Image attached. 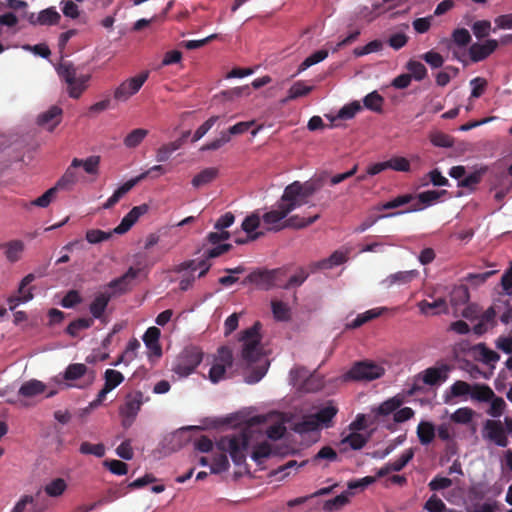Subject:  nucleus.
<instances>
[{
  "label": "nucleus",
  "mask_w": 512,
  "mask_h": 512,
  "mask_svg": "<svg viewBox=\"0 0 512 512\" xmlns=\"http://www.w3.org/2000/svg\"><path fill=\"white\" fill-rule=\"evenodd\" d=\"M111 299V294L109 293H100L98 294L95 299L90 304V312L93 316V318L99 319L102 317L103 313L105 312L107 305Z\"/></svg>",
  "instance_id": "obj_29"
},
{
  "label": "nucleus",
  "mask_w": 512,
  "mask_h": 512,
  "mask_svg": "<svg viewBox=\"0 0 512 512\" xmlns=\"http://www.w3.org/2000/svg\"><path fill=\"white\" fill-rule=\"evenodd\" d=\"M403 403V397L400 395L394 396L392 398H389L388 400L384 401L379 405V407L376 410V413L378 415L386 416L393 412H396V410L402 405Z\"/></svg>",
  "instance_id": "obj_37"
},
{
  "label": "nucleus",
  "mask_w": 512,
  "mask_h": 512,
  "mask_svg": "<svg viewBox=\"0 0 512 512\" xmlns=\"http://www.w3.org/2000/svg\"><path fill=\"white\" fill-rule=\"evenodd\" d=\"M203 352L196 346L186 347L177 357L172 371L180 377H187L202 362Z\"/></svg>",
  "instance_id": "obj_10"
},
{
  "label": "nucleus",
  "mask_w": 512,
  "mask_h": 512,
  "mask_svg": "<svg viewBox=\"0 0 512 512\" xmlns=\"http://www.w3.org/2000/svg\"><path fill=\"white\" fill-rule=\"evenodd\" d=\"M287 277V268L266 269L258 268L252 271L246 281L255 285L261 290L268 291L274 287L281 288L283 281Z\"/></svg>",
  "instance_id": "obj_8"
},
{
  "label": "nucleus",
  "mask_w": 512,
  "mask_h": 512,
  "mask_svg": "<svg viewBox=\"0 0 512 512\" xmlns=\"http://www.w3.org/2000/svg\"><path fill=\"white\" fill-rule=\"evenodd\" d=\"M241 340L244 342L242 357L248 365L257 363L258 365L251 370L245 377L248 384H255L259 382L267 373L269 362L262 355L259 344V323L254 324L252 327L243 331Z\"/></svg>",
  "instance_id": "obj_2"
},
{
  "label": "nucleus",
  "mask_w": 512,
  "mask_h": 512,
  "mask_svg": "<svg viewBox=\"0 0 512 512\" xmlns=\"http://www.w3.org/2000/svg\"><path fill=\"white\" fill-rule=\"evenodd\" d=\"M217 174L218 170L216 168H206L194 176L192 179V185L196 188L204 186L212 182L216 178Z\"/></svg>",
  "instance_id": "obj_41"
},
{
  "label": "nucleus",
  "mask_w": 512,
  "mask_h": 512,
  "mask_svg": "<svg viewBox=\"0 0 512 512\" xmlns=\"http://www.w3.org/2000/svg\"><path fill=\"white\" fill-rule=\"evenodd\" d=\"M234 222L235 216L232 212H226L216 220L214 224L216 231L210 232L204 239L203 256H221L230 251L232 245L227 243V240L231 235L226 229Z\"/></svg>",
  "instance_id": "obj_4"
},
{
  "label": "nucleus",
  "mask_w": 512,
  "mask_h": 512,
  "mask_svg": "<svg viewBox=\"0 0 512 512\" xmlns=\"http://www.w3.org/2000/svg\"><path fill=\"white\" fill-rule=\"evenodd\" d=\"M362 109L360 103L358 101H353L345 106H343L336 117H334L332 120L335 121L336 119H344L349 120L352 119L356 113H358Z\"/></svg>",
  "instance_id": "obj_54"
},
{
  "label": "nucleus",
  "mask_w": 512,
  "mask_h": 512,
  "mask_svg": "<svg viewBox=\"0 0 512 512\" xmlns=\"http://www.w3.org/2000/svg\"><path fill=\"white\" fill-rule=\"evenodd\" d=\"M68 488V484L63 478H54L43 487L45 494L52 498H58L62 496Z\"/></svg>",
  "instance_id": "obj_27"
},
{
  "label": "nucleus",
  "mask_w": 512,
  "mask_h": 512,
  "mask_svg": "<svg viewBox=\"0 0 512 512\" xmlns=\"http://www.w3.org/2000/svg\"><path fill=\"white\" fill-rule=\"evenodd\" d=\"M328 57V50L321 49L308 56L299 66L298 72H302L312 65H315Z\"/></svg>",
  "instance_id": "obj_53"
},
{
  "label": "nucleus",
  "mask_w": 512,
  "mask_h": 512,
  "mask_svg": "<svg viewBox=\"0 0 512 512\" xmlns=\"http://www.w3.org/2000/svg\"><path fill=\"white\" fill-rule=\"evenodd\" d=\"M473 414L474 412L471 408L462 407L452 413L450 419L455 423L467 424L472 420Z\"/></svg>",
  "instance_id": "obj_59"
},
{
  "label": "nucleus",
  "mask_w": 512,
  "mask_h": 512,
  "mask_svg": "<svg viewBox=\"0 0 512 512\" xmlns=\"http://www.w3.org/2000/svg\"><path fill=\"white\" fill-rule=\"evenodd\" d=\"M406 68L412 78H414L416 81H421L427 76L426 67L419 61L409 60Z\"/></svg>",
  "instance_id": "obj_55"
},
{
  "label": "nucleus",
  "mask_w": 512,
  "mask_h": 512,
  "mask_svg": "<svg viewBox=\"0 0 512 512\" xmlns=\"http://www.w3.org/2000/svg\"><path fill=\"white\" fill-rule=\"evenodd\" d=\"M414 199H415V195L411 194V193L398 195L397 197L393 198L392 200L381 204L378 207V210L382 211V210L396 209L398 207L408 205V204L410 206L414 202Z\"/></svg>",
  "instance_id": "obj_34"
},
{
  "label": "nucleus",
  "mask_w": 512,
  "mask_h": 512,
  "mask_svg": "<svg viewBox=\"0 0 512 512\" xmlns=\"http://www.w3.org/2000/svg\"><path fill=\"white\" fill-rule=\"evenodd\" d=\"M491 23L488 20H478L472 25L473 34L478 39L485 38L489 35Z\"/></svg>",
  "instance_id": "obj_62"
},
{
  "label": "nucleus",
  "mask_w": 512,
  "mask_h": 512,
  "mask_svg": "<svg viewBox=\"0 0 512 512\" xmlns=\"http://www.w3.org/2000/svg\"><path fill=\"white\" fill-rule=\"evenodd\" d=\"M141 276H146V270L144 267L136 266L130 267L128 271L121 277L112 280L109 283V287L115 289L118 293H124L131 287L132 282Z\"/></svg>",
  "instance_id": "obj_20"
},
{
  "label": "nucleus",
  "mask_w": 512,
  "mask_h": 512,
  "mask_svg": "<svg viewBox=\"0 0 512 512\" xmlns=\"http://www.w3.org/2000/svg\"><path fill=\"white\" fill-rule=\"evenodd\" d=\"M429 138L436 147L450 148L454 144V140L450 135L439 131L431 133Z\"/></svg>",
  "instance_id": "obj_57"
},
{
  "label": "nucleus",
  "mask_w": 512,
  "mask_h": 512,
  "mask_svg": "<svg viewBox=\"0 0 512 512\" xmlns=\"http://www.w3.org/2000/svg\"><path fill=\"white\" fill-rule=\"evenodd\" d=\"M93 323V318H78L67 326L66 333L72 337H76L79 331L90 328Z\"/></svg>",
  "instance_id": "obj_44"
},
{
  "label": "nucleus",
  "mask_w": 512,
  "mask_h": 512,
  "mask_svg": "<svg viewBox=\"0 0 512 512\" xmlns=\"http://www.w3.org/2000/svg\"><path fill=\"white\" fill-rule=\"evenodd\" d=\"M369 441V436H364L357 432L348 434L341 440L342 444H347L353 450L362 449Z\"/></svg>",
  "instance_id": "obj_42"
},
{
  "label": "nucleus",
  "mask_w": 512,
  "mask_h": 512,
  "mask_svg": "<svg viewBox=\"0 0 512 512\" xmlns=\"http://www.w3.org/2000/svg\"><path fill=\"white\" fill-rule=\"evenodd\" d=\"M56 71L60 79L66 84L67 93L71 98L78 99L88 88L91 76L80 73L72 62H61Z\"/></svg>",
  "instance_id": "obj_6"
},
{
  "label": "nucleus",
  "mask_w": 512,
  "mask_h": 512,
  "mask_svg": "<svg viewBox=\"0 0 512 512\" xmlns=\"http://www.w3.org/2000/svg\"><path fill=\"white\" fill-rule=\"evenodd\" d=\"M290 376L294 385H300V387L307 392L316 391L322 386L321 382L311 376L305 367H295L291 369Z\"/></svg>",
  "instance_id": "obj_19"
},
{
  "label": "nucleus",
  "mask_w": 512,
  "mask_h": 512,
  "mask_svg": "<svg viewBox=\"0 0 512 512\" xmlns=\"http://www.w3.org/2000/svg\"><path fill=\"white\" fill-rule=\"evenodd\" d=\"M152 172H158L160 174L166 173V170L164 166L162 165H155L151 167L149 170L141 173L140 175L136 176L135 178H132L125 182L123 185H121L117 190L114 191L111 197L108 198V200L103 204V209H110L115 204H117L120 199L128 193L136 184H138L140 181L144 180L148 177L149 174Z\"/></svg>",
  "instance_id": "obj_15"
},
{
  "label": "nucleus",
  "mask_w": 512,
  "mask_h": 512,
  "mask_svg": "<svg viewBox=\"0 0 512 512\" xmlns=\"http://www.w3.org/2000/svg\"><path fill=\"white\" fill-rule=\"evenodd\" d=\"M469 300V290L465 285L453 287L449 295L450 305L455 311L464 306Z\"/></svg>",
  "instance_id": "obj_26"
},
{
  "label": "nucleus",
  "mask_w": 512,
  "mask_h": 512,
  "mask_svg": "<svg viewBox=\"0 0 512 512\" xmlns=\"http://www.w3.org/2000/svg\"><path fill=\"white\" fill-rule=\"evenodd\" d=\"M494 397V391L485 384L472 385L471 398L479 402H489Z\"/></svg>",
  "instance_id": "obj_35"
},
{
  "label": "nucleus",
  "mask_w": 512,
  "mask_h": 512,
  "mask_svg": "<svg viewBox=\"0 0 512 512\" xmlns=\"http://www.w3.org/2000/svg\"><path fill=\"white\" fill-rule=\"evenodd\" d=\"M471 39L469 31L465 28H457L452 32L453 42L460 47L467 46L471 42Z\"/></svg>",
  "instance_id": "obj_61"
},
{
  "label": "nucleus",
  "mask_w": 512,
  "mask_h": 512,
  "mask_svg": "<svg viewBox=\"0 0 512 512\" xmlns=\"http://www.w3.org/2000/svg\"><path fill=\"white\" fill-rule=\"evenodd\" d=\"M388 169L399 172H408L410 170V162L404 157H393L386 161Z\"/></svg>",
  "instance_id": "obj_63"
},
{
  "label": "nucleus",
  "mask_w": 512,
  "mask_h": 512,
  "mask_svg": "<svg viewBox=\"0 0 512 512\" xmlns=\"http://www.w3.org/2000/svg\"><path fill=\"white\" fill-rule=\"evenodd\" d=\"M351 494L352 493L345 491L340 495L336 496L335 498L325 501L323 509L325 511L331 512L342 508L349 502V496Z\"/></svg>",
  "instance_id": "obj_46"
},
{
  "label": "nucleus",
  "mask_w": 512,
  "mask_h": 512,
  "mask_svg": "<svg viewBox=\"0 0 512 512\" xmlns=\"http://www.w3.org/2000/svg\"><path fill=\"white\" fill-rule=\"evenodd\" d=\"M449 367L442 365L441 367H429L418 375L422 382L429 386L437 385L446 381Z\"/></svg>",
  "instance_id": "obj_24"
},
{
  "label": "nucleus",
  "mask_w": 512,
  "mask_h": 512,
  "mask_svg": "<svg viewBox=\"0 0 512 512\" xmlns=\"http://www.w3.org/2000/svg\"><path fill=\"white\" fill-rule=\"evenodd\" d=\"M100 163L99 156H90L85 160L74 158L72 160V167H83L88 174H97Z\"/></svg>",
  "instance_id": "obj_36"
},
{
  "label": "nucleus",
  "mask_w": 512,
  "mask_h": 512,
  "mask_svg": "<svg viewBox=\"0 0 512 512\" xmlns=\"http://www.w3.org/2000/svg\"><path fill=\"white\" fill-rule=\"evenodd\" d=\"M149 72H142L134 77L126 79L120 83L114 90L113 98L118 102H126L133 95L139 92L143 84L148 79Z\"/></svg>",
  "instance_id": "obj_13"
},
{
  "label": "nucleus",
  "mask_w": 512,
  "mask_h": 512,
  "mask_svg": "<svg viewBox=\"0 0 512 512\" xmlns=\"http://www.w3.org/2000/svg\"><path fill=\"white\" fill-rule=\"evenodd\" d=\"M273 316L278 321H288L291 317L289 306L282 301L271 302Z\"/></svg>",
  "instance_id": "obj_49"
},
{
  "label": "nucleus",
  "mask_w": 512,
  "mask_h": 512,
  "mask_svg": "<svg viewBox=\"0 0 512 512\" xmlns=\"http://www.w3.org/2000/svg\"><path fill=\"white\" fill-rule=\"evenodd\" d=\"M312 91L311 86L305 85L302 81L295 82L288 91V96L283 102L295 100L299 97L306 96Z\"/></svg>",
  "instance_id": "obj_47"
},
{
  "label": "nucleus",
  "mask_w": 512,
  "mask_h": 512,
  "mask_svg": "<svg viewBox=\"0 0 512 512\" xmlns=\"http://www.w3.org/2000/svg\"><path fill=\"white\" fill-rule=\"evenodd\" d=\"M295 209L296 207L294 203L289 200H284L283 193L280 200L276 203L275 208L269 212H266L262 216L263 223L265 224L267 230L279 231L285 227L297 229L305 228L314 223L319 218V215L316 214L308 218L295 215L285 219L288 214Z\"/></svg>",
  "instance_id": "obj_3"
},
{
  "label": "nucleus",
  "mask_w": 512,
  "mask_h": 512,
  "mask_svg": "<svg viewBox=\"0 0 512 512\" xmlns=\"http://www.w3.org/2000/svg\"><path fill=\"white\" fill-rule=\"evenodd\" d=\"M104 380V386L112 391L124 381V376L117 370L107 369L104 373Z\"/></svg>",
  "instance_id": "obj_52"
},
{
  "label": "nucleus",
  "mask_w": 512,
  "mask_h": 512,
  "mask_svg": "<svg viewBox=\"0 0 512 512\" xmlns=\"http://www.w3.org/2000/svg\"><path fill=\"white\" fill-rule=\"evenodd\" d=\"M88 373V368L85 364L74 363L68 365L64 373L65 380H77Z\"/></svg>",
  "instance_id": "obj_50"
},
{
  "label": "nucleus",
  "mask_w": 512,
  "mask_h": 512,
  "mask_svg": "<svg viewBox=\"0 0 512 512\" xmlns=\"http://www.w3.org/2000/svg\"><path fill=\"white\" fill-rule=\"evenodd\" d=\"M60 14L54 7H49L42 10L36 17V22L39 25H55L60 21Z\"/></svg>",
  "instance_id": "obj_38"
},
{
  "label": "nucleus",
  "mask_w": 512,
  "mask_h": 512,
  "mask_svg": "<svg viewBox=\"0 0 512 512\" xmlns=\"http://www.w3.org/2000/svg\"><path fill=\"white\" fill-rule=\"evenodd\" d=\"M337 412L338 409L335 406L327 405L321 408L318 412H316L315 415L320 425L329 427L332 419L335 417Z\"/></svg>",
  "instance_id": "obj_48"
},
{
  "label": "nucleus",
  "mask_w": 512,
  "mask_h": 512,
  "mask_svg": "<svg viewBox=\"0 0 512 512\" xmlns=\"http://www.w3.org/2000/svg\"><path fill=\"white\" fill-rule=\"evenodd\" d=\"M416 433L422 445H429L435 438V426L429 421H421L417 426Z\"/></svg>",
  "instance_id": "obj_28"
},
{
  "label": "nucleus",
  "mask_w": 512,
  "mask_h": 512,
  "mask_svg": "<svg viewBox=\"0 0 512 512\" xmlns=\"http://www.w3.org/2000/svg\"><path fill=\"white\" fill-rule=\"evenodd\" d=\"M413 457L414 449L409 448L405 450L398 459L390 463V468L394 472H399L413 459Z\"/></svg>",
  "instance_id": "obj_58"
},
{
  "label": "nucleus",
  "mask_w": 512,
  "mask_h": 512,
  "mask_svg": "<svg viewBox=\"0 0 512 512\" xmlns=\"http://www.w3.org/2000/svg\"><path fill=\"white\" fill-rule=\"evenodd\" d=\"M496 314L503 324H509L512 321V303L507 299L494 300Z\"/></svg>",
  "instance_id": "obj_30"
},
{
  "label": "nucleus",
  "mask_w": 512,
  "mask_h": 512,
  "mask_svg": "<svg viewBox=\"0 0 512 512\" xmlns=\"http://www.w3.org/2000/svg\"><path fill=\"white\" fill-rule=\"evenodd\" d=\"M249 443L250 435L246 431L222 436L215 444L219 453L213 455L210 472L212 474H220L228 471L230 463L226 453H229L235 465L244 463Z\"/></svg>",
  "instance_id": "obj_1"
},
{
  "label": "nucleus",
  "mask_w": 512,
  "mask_h": 512,
  "mask_svg": "<svg viewBox=\"0 0 512 512\" xmlns=\"http://www.w3.org/2000/svg\"><path fill=\"white\" fill-rule=\"evenodd\" d=\"M308 276L309 272L304 268H299L293 275H289V270L287 269V277L283 281L281 288L288 290L294 287H299L305 282Z\"/></svg>",
  "instance_id": "obj_31"
},
{
  "label": "nucleus",
  "mask_w": 512,
  "mask_h": 512,
  "mask_svg": "<svg viewBox=\"0 0 512 512\" xmlns=\"http://www.w3.org/2000/svg\"><path fill=\"white\" fill-rule=\"evenodd\" d=\"M79 451L84 455H94L101 458L105 455V446L102 443L92 444L85 441L81 443Z\"/></svg>",
  "instance_id": "obj_56"
},
{
  "label": "nucleus",
  "mask_w": 512,
  "mask_h": 512,
  "mask_svg": "<svg viewBox=\"0 0 512 512\" xmlns=\"http://www.w3.org/2000/svg\"><path fill=\"white\" fill-rule=\"evenodd\" d=\"M499 42L488 39L484 43H473L469 47V56L472 62H480L488 58L498 47Z\"/></svg>",
  "instance_id": "obj_21"
},
{
  "label": "nucleus",
  "mask_w": 512,
  "mask_h": 512,
  "mask_svg": "<svg viewBox=\"0 0 512 512\" xmlns=\"http://www.w3.org/2000/svg\"><path fill=\"white\" fill-rule=\"evenodd\" d=\"M208 259L209 258H205V259L200 260L199 262H196V260L191 259L189 261H185V262L181 263L178 266V269H177L178 272H186V271L189 272L188 275L185 274L183 276V278L181 279V281L179 283L180 290L186 291L192 286V283L196 279V276L194 275V273L197 270H199L198 275H197L198 278L203 277L208 272V270L211 267V263L208 262Z\"/></svg>",
  "instance_id": "obj_11"
},
{
  "label": "nucleus",
  "mask_w": 512,
  "mask_h": 512,
  "mask_svg": "<svg viewBox=\"0 0 512 512\" xmlns=\"http://www.w3.org/2000/svg\"><path fill=\"white\" fill-rule=\"evenodd\" d=\"M316 418L315 414L304 417L303 420L297 424L296 430L298 432H309L318 429L320 424Z\"/></svg>",
  "instance_id": "obj_60"
},
{
  "label": "nucleus",
  "mask_w": 512,
  "mask_h": 512,
  "mask_svg": "<svg viewBox=\"0 0 512 512\" xmlns=\"http://www.w3.org/2000/svg\"><path fill=\"white\" fill-rule=\"evenodd\" d=\"M148 135V130L137 128L132 130L123 140L127 148H136L141 144L144 138Z\"/></svg>",
  "instance_id": "obj_43"
},
{
  "label": "nucleus",
  "mask_w": 512,
  "mask_h": 512,
  "mask_svg": "<svg viewBox=\"0 0 512 512\" xmlns=\"http://www.w3.org/2000/svg\"><path fill=\"white\" fill-rule=\"evenodd\" d=\"M363 103L367 109L374 112H381L384 98L377 91H373L364 97Z\"/></svg>",
  "instance_id": "obj_45"
},
{
  "label": "nucleus",
  "mask_w": 512,
  "mask_h": 512,
  "mask_svg": "<svg viewBox=\"0 0 512 512\" xmlns=\"http://www.w3.org/2000/svg\"><path fill=\"white\" fill-rule=\"evenodd\" d=\"M261 218L257 213H252L247 216L242 222L241 228L245 232V237L234 236V242L236 244H246L252 242L259 237L263 236L264 233L256 229L260 226Z\"/></svg>",
  "instance_id": "obj_18"
},
{
  "label": "nucleus",
  "mask_w": 512,
  "mask_h": 512,
  "mask_svg": "<svg viewBox=\"0 0 512 512\" xmlns=\"http://www.w3.org/2000/svg\"><path fill=\"white\" fill-rule=\"evenodd\" d=\"M62 109L59 106H51L47 111L41 113L37 118L39 126L52 132L62 120Z\"/></svg>",
  "instance_id": "obj_23"
},
{
  "label": "nucleus",
  "mask_w": 512,
  "mask_h": 512,
  "mask_svg": "<svg viewBox=\"0 0 512 512\" xmlns=\"http://www.w3.org/2000/svg\"><path fill=\"white\" fill-rule=\"evenodd\" d=\"M424 509L428 512H444L445 503L435 494H433L425 503Z\"/></svg>",
  "instance_id": "obj_64"
},
{
  "label": "nucleus",
  "mask_w": 512,
  "mask_h": 512,
  "mask_svg": "<svg viewBox=\"0 0 512 512\" xmlns=\"http://www.w3.org/2000/svg\"><path fill=\"white\" fill-rule=\"evenodd\" d=\"M326 175L313 177L305 182L294 181L284 189V200L295 204L296 208L308 203V199L320 191L325 184Z\"/></svg>",
  "instance_id": "obj_5"
},
{
  "label": "nucleus",
  "mask_w": 512,
  "mask_h": 512,
  "mask_svg": "<svg viewBox=\"0 0 512 512\" xmlns=\"http://www.w3.org/2000/svg\"><path fill=\"white\" fill-rule=\"evenodd\" d=\"M233 354L232 351L226 347L221 346L218 349V357L216 362L212 365L209 370V379L212 383H218L225 377L226 368L232 366Z\"/></svg>",
  "instance_id": "obj_16"
},
{
  "label": "nucleus",
  "mask_w": 512,
  "mask_h": 512,
  "mask_svg": "<svg viewBox=\"0 0 512 512\" xmlns=\"http://www.w3.org/2000/svg\"><path fill=\"white\" fill-rule=\"evenodd\" d=\"M142 405L143 393L141 391L130 392L126 395L125 402L119 410L124 428H129L134 423Z\"/></svg>",
  "instance_id": "obj_14"
},
{
  "label": "nucleus",
  "mask_w": 512,
  "mask_h": 512,
  "mask_svg": "<svg viewBox=\"0 0 512 512\" xmlns=\"http://www.w3.org/2000/svg\"><path fill=\"white\" fill-rule=\"evenodd\" d=\"M482 436L499 447H507L509 443L506 430L500 420H486L483 425Z\"/></svg>",
  "instance_id": "obj_17"
},
{
  "label": "nucleus",
  "mask_w": 512,
  "mask_h": 512,
  "mask_svg": "<svg viewBox=\"0 0 512 512\" xmlns=\"http://www.w3.org/2000/svg\"><path fill=\"white\" fill-rule=\"evenodd\" d=\"M75 168L76 167H72V164L67 168L64 175L57 181L56 185L54 186L57 188V190L68 188L77 182L78 176Z\"/></svg>",
  "instance_id": "obj_51"
},
{
  "label": "nucleus",
  "mask_w": 512,
  "mask_h": 512,
  "mask_svg": "<svg viewBox=\"0 0 512 512\" xmlns=\"http://www.w3.org/2000/svg\"><path fill=\"white\" fill-rule=\"evenodd\" d=\"M182 146V139H177L173 142L167 143L162 145L160 148H158L156 152V160L158 162H165L167 161L171 154L181 148Z\"/></svg>",
  "instance_id": "obj_40"
},
{
  "label": "nucleus",
  "mask_w": 512,
  "mask_h": 512,
  "mask_svg": "<svg viewBox=\"0 0 512 512\" xmlns=\"http://www.w3.org/2000/svg\"><path fill=\"white\" fill-rule=\"evenodd\" d=\"M46 386L39 380H30L23 383L19 389V395L24 397H33L45 391Z\"/></svg>",
  "instance_id": "obj_33"
},
{
  "label": "nucleus",
  "mask_w": 512,
  "mask_h": 512,
  "mask_svg": "<svg viewBox=\"0 0 512 512\" xmlns=\"http://www.w3.org/2000/svg\"><path fill=\"white\" fill-rule=\"evenodd\" d=\"M384 373V367L379 364L368 360L358 361L355 362L352 367L343 374V380L370 382L381 378Z\"/></svg>",
  "instance_id": "obj_9"
},
{
  "label": "nucleus",
  "mask_w": 512,
  "mask_h": 512,
  "mask_svg": "<svg viewBox=\"0 0 512 512\" xmlns=\"http://www.w3.org/2000/svg\"><path fill=\"white\" fill-rule=\"evenodd\" d=\"M57 192H58L57 188H55L53 186L50 189H48L46 192H44L40 197L25 204L24 207L29 208L31 206H37V207H41V208H46L56 198Z\"/></svg>",
  "instance_id": "obj_39"
},
{
  "label": "nucleus",
  "mask_w": 512,
  "mask_h": 512,
  "mask_svg": "<svg viewBox=\"0 0 512 512\" xmlns=\"http://www.w3.org/2000/svg\"><path fill=\"white\" fill-rule=\"evenodd\" d=\"M34 279V274H28L22 279L19 285L18 295H12L7 299L10 310H14L20 303L32 300L33 294L31 288L26 290V287L34 281Z\"/></svg>",
  "instance_id": "obj_22"
},
{
  "label": "nucleus",
  "mask_w": 512,
  "mask_h": 512,
  "mask_svg": "<svg viewBox=\"0 0 512 512\" xmlns=\"http://www.w3.org/2000/svg\"><path fill=\"white\" fill-rule=\"evenodd\" d=\"M421 313L425 315H438L448 312V304L443 297L434 299L433 301L422 300L418 303Z\"/></svg>",
  "instance_id": "obj_25"
},
{
  "label": "nucleus",
  "mask_w": 512,
  "mask_h": 512,
  "mask_svg": "<svg viewBox=\"0 0 512 512\" xmlns=\"http://www.w3.org/2000/svg\"><path fill=\"white\" fill-rule=\"evenodd\" d=\"M447 194H448L447 190H428V191L421 192V193L415 195L414 202L407 209H405L404 211H398V212L387 214L384 217H392V216L400 215L403 213L422 211V210L426 209L427 207H430V206L434 205L435 203H437L442 196L447 195ZM382 217L383 216H380L379 218H382Z\"/></svg>",
  "instance_id": "obj_12"
},
{
  "label": "nucleus",
  "mask_w": 512,
  "mask_h": 512,
  "mask_svg": "<svg viewBox=\"0 0 512 512\" xmlns=\"http://www.w3.org/2000/svg\"><path fill=\"white\" fill-rule=\"evenodd\" d=\"M471 390L472 385L465 381L457 380L450 386L449 393L445 396V402L448 403L450 398L471 396Z\"/></svg>",
  "instance_id": "obj_32"
},
{
  "label": "nucleus",
  "mask_w": 512,
  "mask_h": 512,
  "mask_svg": "<svg viewBox=\"0 0 512 512\" xmlns=\"http://www.w3.org/2000/svg\"><path fill=\"white\" fill-rule=\"evenodd\" d=\"M149 206L141 204L133 207L121 220L120 224L113 231H102L99 229H90L86 232V240L91 244H97L111 238L113 233L124 234L138 221V219L148 212Z\"/></svg>",
  "instance_id": "obj_7"
}]
</instances>
